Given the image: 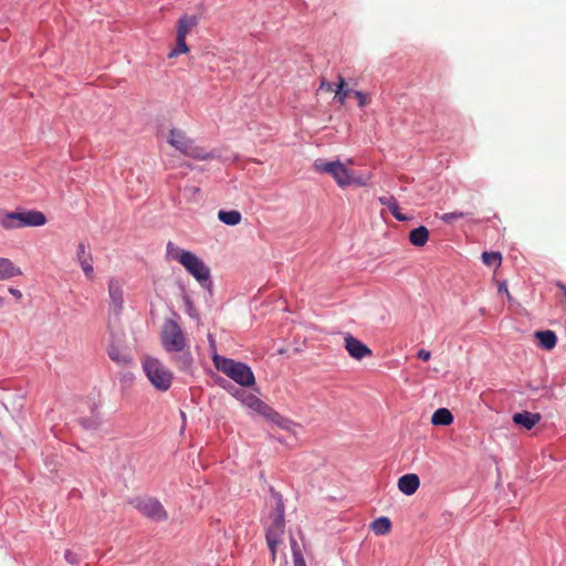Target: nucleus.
<instances>
[{"label":"nucleus","mask_w":566,"mask_h":566,"mask_svg":"<svg viewBox=\"0 0 566 566\" xmlns=\"http://www.w3.org/2000/svg\"><path fill=\"white\" fill-rule=\"evenodd\" d=\"M161 345L167 353H176L171 358L181 371H191L193 356L181 326L174 319H166L161 329Z\"/></svg>","instance_id":"f257e3e1"},{"label":"nucleus","mask_w":566,"mask_h":566,"mask_svg":"<svg viewBox=\"0 0 566 566\" xmlns=\"http://www.w3.org/2000/svg\"><path fill=\"white\" fill-rule=\"evenodd\" d=\"M166 258L179 262L202 286L210 282V269L195 253L180 249L174 242L166 245Z\"/></svg>","instance_id":"f03ea898"},{"label":"nucleus","mask_w":566,"mask_h":566,"mask_svg":"<svg viewBox=\"0 0 566 566\" xmlns=\"http://www.w3.org/2000/svg\"><path fill=\"white\" fill-rule=\"evenodd\" d=\"M314 169L329 175L342 188L348 186L366 187L370 180L369 175L357 176L355 171L347 168L346 164L340 160L326 161L324 159H316L314 161Z\"/></svg>","instance_id":"7ed1b4c3"},{"label":"nucleus","mask_w":566,"mask_h":566,"mask_svg":"<svg viewBox=\"0 0 566 566\" xmlns=\"http://www.w3.org/2000/svg\"><path fill=\"white\" fill-rule=\"evenodd\" d=\"M168 143L181 155L196 160L205 161L217 158L214 151H208L203 147L197 145L195 140L188 137L181 129L172 128L169 132Z\"/></svg>","instance_id":"20e7f679"},{"label":"nucleus","mask_w":566,"mask_h":566,"mask_svg":"<svg viewBox=\"0 0 566 566\" xmlns=\"http://www.w3.org/2000/svg\"><path fill=\"white\" fill-rule=\"evenodd\" d=\"M212 361L219 371L223 373L237 384L244 387L254 385L255 378L248 365L241 361H235L231 358L220 356L218 354L212 356Z\"/></svg>","instance_id":"39448f33"},{"label":"nucleus","mask_w":566,"mask_h":566,"mask_svg":"<svg viewBox=\"0 0 566 566\" xmlns=\"http://www.w3.org/2000/svg\"><path fill=\"white\" fill-rule=\"evenodd\" d=\"M142 366L148 380L157 390L167 391L171 387L174 374L158 358L144 356Z\"/></svg>","instance_id":"423d86ee"},{"label":"nucleus","mask_w":566,"mask_h":566,"mask_svg":"<svg viewBox=\"0 0 566 566\" xmlns=\"http://www.w3.org/2000/svg\"><path fill=\"white\" fill-rule=\"evenodd\" d=\"M45 223L46 217L41 211H0V226L6 230L20 229L24 227H41Z\"/></svg>","instance_id":"0eeeda50"},{"label":"nucleus","mask_w":566,"mask_h":566,"mask_svg":"<svg viewBox=\"0 0 566 566\" xmlns=\"http://www.w3.org/2000/svg\"><path fill=\"white\" fill-rule=\"evenodd\" d=\"M242 403L283 430L293 431V428L296 426L291 419L283 417L252 394H247L242 398Z\"/></svg>","instance_id":"6e6552de"},{"label":"nucleus","mask_w":566,"mask_h":566,"mask_svg":"<svg viewBox=\"0 0 566 566\" xmlns=\"http://www.w3.org/2000/svg\"><path fill=\"white\" fill-rule=\"evenodd\" d=\"M270 524L266 527V543L272 553V558L275 559L276 548L283 543V535L285 530L284 521V504L282 499H277L274 511L270 514Z\"/></svg>","instance_id":"1a4fd4ad"},{"label":"nucleus","mask_w":566,"mask_h":566,"mask_svg":"<svg viewBox=\"0 0 566 566\" xmlns=\"http://www.w3.org/2000/svg\"><path fill=\"white\" fill-rule=\"evenodd\" d=\"M199 18L195 14H182L176 23V46L168 53L169 59L189 52L187 35L198 25Z\"/></svg>","instance_id":"9d476101"},{"label":"nucleus","mask_w":566,"mask_h":566,"mask_svg":"<svg viewBox=\"0 0 566 566\" xmlns=\"http://www.w3.org/2000/svg\"><path fill=\"white\" fill-rule=\"evenodd\" d=\"M137 509L143 515L155 521H165L168 517L166 510L156 499L140 500L137 503Z\"/></svg>","instance_id":"9b49d317"},{"label":"nucleus","mask_w":566,"mask_h":566,"mask_svg":"<svg viewBox=\"0 0 566 566\" xmlns=\"http://www.w3.org/2000/svg\"><path fill=\"white\" fill-rule=\"evenodd\" d=\"M344 345L349 356L356 360H360L373 355L371 349L367 345L350 334L345 336Z\"/></svg>","instance_id":"f8f14e48"},{"label":"nucleus","mask_w":566,"mask_h":566,"mask_svg":"<svg viewBox=\"0 0 566 566\" xmlns=\"http://www.w3.org/2000/svg\"><path fill=\"white\" fill-rule=\"evenodd\" d=\"M76 261L88 280L94 279L93 255L84 242H80L76 248Z\"/></svg>","instance_id":"ddd939ff"},{"label":"nucleus","mask_w":566,"mask_h":566,"mask_svg":"<svg viewBox=\"0 0 566 566\" xmlns=\"http://www.w3.org/2000/svg\"><path fill=\"white\" fill-rule=\"evenodd\" d=\"M107 355L109 359L118 366H128L133 361V358L128 350L115 343H111L108 345Z\"/></svg>","instance_id":"4468645a"},{"label":"nucleus","mask_w":566,"mask_h":566,"mask_svg":"<svg viewBox=\"0 0 566 566\" xmlns=\"http://www.w3.org/2000/svg\"><path fill=\"white\" fill-rule=\"evenodd\" d=\"M108 294L115 314L118 315L123 308V286L118 280L112 279L108 282Z\"/></svg>","instance_id":"2eb2a0df"},{"label":"nucleus","mask_w":566,"mask_h":566,"mask_svg":"<svg viewBox=\"0 0 566 566\" xmlns=\"http://www.w3.org/2000/svg\"><path fill=\"white\" fill-rule=\"evenodd\" d=\"M541 419L542 417L539 413H533L530 411L516 412L512 416L513 422L525 428L526 430L534 428L541 421Z\"/></svg>","instance_id":"dca6fc26"},{"label":"nucleus","mask_w":566,"mask_h":566,"mask_svg":"<svg viewBox=\"0 0 566 566\" xmlns=\"http://www.w3.org/2000/svg\"><path fill=\"white\" fill-rule=\"evenodd\" d=\"M420 485V480L417 474L408 473L399 478L398 489L406 495H412L417 492Z\"/></svg>","instance_id":"f3484780"},{"label":"nucleus","mask_w":566,"mask_h":566,"mask_svg":"<svg viewBox=\"0 0 566 566\" xmlns=\"http://www.w3.org/2000/svg\"><path fill=\"white\" fill-rule=\"evenodd\" d=\"M21 274V269L15 266L9 259L0 258V280H8Z\"/></svg>","instance_id":"a211bd4d"},{"label":"nucleus","mask_w":566,"mask_h":566,"mask_svg":"<svg viewBox=\"0 0 566 566\" xmlns=\"http://www.w3.org/2000/svg\"><path fill=\"white\" fill-rule=\"evenodd\" d=\"M378 201L382 206H386L389 209V211L391 212V214L397 220H399V221L408 220V218L400 212L399 205H398V202H397L395 197H392V196H382V197L378 198Z\"/></svg>","instance_id":"6ab92c4d"},{"label":"nucleus","mask_w":566,"mask_h":566,"mask_svg":"<svg viewBox=\"0 0 566 566\" xmlns=\"http://www.w3.org/2000/svg\"><path fill=\"white\" fill-rule=\"evenodd\" d=\"M429 239V231L426 227L420 226L409 233V241L415 247H423Z\"/></svg>","instance_id":"aec40b11"},{"label":"nucleus","mask_w":566,"mask_h":566,"mask_svg":"<svg viewBox=\"0 0 566 566\" xmlns=\"http://www.w3.org/2000/svg\"><path fill=\"white\" fill-rule=\"evenodd\" d=\"M535 337L538 339L539 345L547 350H551L556 346L557 337L552 331L536 332Z\"/></svg>","instance_id":"412c9836"},{"label":"nucleus","mask_w":566,"mask_h":566,"mask_svg":"<svg viewBox=\"0 0 566 566\" xmlns=\"http://www.w3.org/2000/svg\"><path fill=\"white\" fill-rule=\"evenodd\" d=\"M453 421L451 411L447 408H439L431 417V422L434 426H449Z\"/></svg>","instance_id":"4be33fe9"},{"label":"nucleus","mask_w":566,"mask_h":566,"mask_svg":"<svg viewBox=\"0 0 566 566\" xmlns=\"http://www.w3.org/2000/svg\"><path fill=\"white\" fill-rule=\"evenodd\" d=\"M218 218L221 222L228 226H237L242 220V214L238 210H220L218 212Z\"/></svg>","instance_id":"5701e85b"},{"label":"nucleus","mask_w":566,"mask_h":566,"mask_svg":"<svg viewBox=\"0 0 566 566\" xmlns=\"http://www.w3.org/2000/svg\"><path fill=\"white\" fill-rule=\"evenodd\" d=\"M391 522L388 517H379L371 523V530L376 535H386L390 532Z\"/></svg>","instance_id":"b1692460"},{"label":"nucleus","mask_w":566,"mask_h":566,"mask_svg":"<svg viewBox=\"0 0 566 566\" xmlns=\"http://www.w3.org/2000/svg\"><path fill=\"white\" fill-rule=\"evenodd\" d=\"M349 94H350V90L346 88L345 78L339 75L337 88L335 90V98L340 104H344Z\"/></svg>","instance_id":"393cba45"},{"label":"nucleus","mask_w":566,"mask_h":566,"mask_svg":"<svg viewBox=\"0 0 566 566\" xmlns=\"http://www.w3.org/2000/svg\"><path fill=\"white\" fill-rule=\"evenodd\" d=\"M482 261L488 266L495 265L499 268L502 263V256L500 252H483Z\"/></svg>","instance_id":"a878e982"},{"label":"nucleus","mask_w":566,"mask_h":566,"mask_svg":"<svg viewBox=\"0 0 566 566\" xmlns=\"http://www.w3.org/2000/svg\"><path fill=\"white\" fill-rule=\"evenodd\" d=\"M469 216L468 212H461V211H454V212H449V213H444L440 217V219L446 222V223H451L453 220L455 219H459V218H463V217H467Z\"/></svg>","instance_id":"bb28decb"},{"label":"nucleus","mask_w":566,"mask_h":566,"mask_svg":"<svg viewBox=\"0 0 566 566\" xmlns=\"http://www.w3.org/2000/svg\"><path fill=\"white\" fill-rule=\"evenodd\" d=\"M291 548H292V553H293V562H294V565H296L298 562V558L304 559V557H303V554L300 549L297 542L294 538L291 539Z\"/></svg>","instance_id":"cd10ccee"},{"label":"nucleus","mask_w":566,"mask_h":566,"mask_svg":"<svg viewBox=\"0 0 566 566\" xmlns=\"http://www.w3.org/2000/svg\"><path fill=\"white\" fill-rule=\"evenodd\" d=\"M353 94L357 98L359 107H364L368 104L369 98H368L367 94H365L360 91H354Z\"/></svg>","instance_id":"c85d7f7f"},{"label":"nucleus","mask_w":566,"mask_h":566,"mask_svg":"<svg viewBox=\"0 0 566 566\" xmlns=\"http://www.w3.org/2000/svg\"><path fill=\"white\" fill-rule=\"evenodd\" d=\"M64 558L67 563L75 565L80 562V556L73 551H65Z\"/></svg>","instance_id":"c756f323"},{"label":"nucleus","mask_w":566,"mask_h":566,"mask_svg":"<svg viewBox=\"0 0 566 566\" xmlns=\"http://www.w3.org/2000/svg\"><path fill=\"white\" fill-rule=\"evenodd\" d=\"M319 90H324L326 92H332V91H334V85L325 80H322Z\"/></svg>","instance_id":"7c9ffc66"},{"label":"nucleus","mask_w":566,"mask_h":566,"mask_svg":"<svg viewBox=\"0 0 566 566\" xmlns=\"http://www.w3.org/2000/svg\"><path fill=\"white\" fill-rule=\"evenodd\" d=\"M418 357L420 359H422L423 361H428L431 357V353L429 350H426V349H420L418 352Z\"/></svg>","instance_id":"2f4dec72"},{"label":"nucleus","mask_w":566,"mask_h":566,"mask_svg":"<svg viewBox=\"0 0 566 566\" xmlns=\"http://www.w3.org/2000/svg\"><path fill=\"white\" fill-rule=\"evenodd\" d=\"M81 423L90 429H94L98 426V421L96 420H82Z\"/></svg>","instance_id":"473e14b6"},{"label":"nucleus","mask_w":566,"mask_h":566,"mask_svg":"<svg viewBox=\"0 0 566 566\" xmlns=\"http://www.w3.org/2000/svg\"><path fill=\"white\" fill-rule=\"evenodd\" d=\"M9 293H10L11 295H13V296H14L15 298H18V300H20V298L22 297V293H21V291H20V290H18V289L10 287V289H9Z\"/></svg>","instance_id":"72a5a7b5"},{"label":"nucleus","mask_w":566,"mask_h":566,"mask_svg":"<svg viewBox=\"0 0 566 566\" xmlns=\"http://www.w3.org/2000/svg\"><path fill=\"white\" fill-rule=\"evenodd\" d=\"M499 291H500V292H502V291H503V292H504V293L510 297L509 290H507V287H506V285H505L504 283H502V284L500 285Z\"/></svg>","instance_id":"f704fd0d"},{"label":"nucleus","mask_w":566,"mask_h":566,"mask_svg":"<svg viewBox=\"0 0 566 566\" xmlns=\"http://www.w3.org/2000/svg\"><path fill=\"white\" fill-rule=\"evenodd\" d=\"M294 566H306L305 559H301V558H298L297 564H296V565H294Z\"/></svg>","instance_id":"c9c22d12"},{"label":"nucleus","mask_w":566,"mask_h":566,"mask_svg":"<svg viewBox=\"0 0 566 566\" xmlns=\"http://www.w3.org/2000/svg\"><path fill=\"white\" fill-rule=\"evenodd\" d=\"M347 163H348L349 165H353V164H354L353 159H348V160H347Z\"/></svg>","instance_id":"e433bc0d"},{"label":"nucleus","mask_w":566,"mask_h":566,"mask_svg":"<svg viewBox=\"0 0 566 566\" xmlns=\"http://www.w3.org/2000/svg\"><path fill=\"white\" fill-rule=\"evenodd\" d=\"M3 304V298L0 296V306Z\"/></svg>","instance_id":"4c0bfd02"}]
</instances>
